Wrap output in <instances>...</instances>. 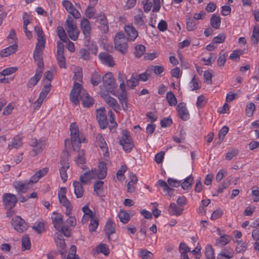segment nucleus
<instances>
[{"instance_id": "obj_1", "label": "nucleus", "mask_w": 259, "mask_h": 259, "mask_svg": "<svg viewBox=\"0 0 259 259\" xmlns=\"http://www.w3.org/2000/svg\"><path fill=\"white\" fill-rule=\"evenodd\" d=\"M70 137L71 144L73 150H78L79 149L80 144L83 142L85 138L79 137V132L78 126L75 122H72L70 125Z\"/></svg>"}, {"instance_id": "obj_2", "label": "nucleus", "mask_w": 259, "mask_h": 259, "mask_svg": "<svg viewBox=\"0 0 259 259\" xmlns=\"http://www.w3.org/2000/svg\"><path fill=\"white\" fill-rule=\"evenodd\" d=\"M114 45L116 50L125 54L127 50L128 39L122 32H118L114 38Z\"/></svg>"}, {"instance_id": "obj_3", "label": "nucleus", "mask_w": 259, "mask_h": 259, "mask_svg": "<svg viewBox=\"0 0 259 259\" xmlns=\"http://www.w3.org/2000/svg\"><path fill=\"white\" fill-rule=\"evenodd\" d=\"M119 144L122 146L124 151L130 152L134 147V143L130 136V133L126 130L122 131V135L119 140Z\"/></svg>"}, {"instance_id": "obj_4", "label": "nucleus", "mask_w": 259, "mask_h": 259, "mask_svg": "<svg viewBox=\"0 0 259 259\" xmlns=\"http://www.w3.org/2000/svg\"><path fill=\"white\" fill-rule=\"evenodd\" d=\"M70 17L68 16V18L66 21V29L69 37L75 41L78 39L79 31L76 25L74 24V20L73 19L70 20Z\"/></svg>"}, {"instance_id": "obj_5", "label": "nucleus", "mask_w": 259, "mask_h": 259, "mask_svg": "<svg viewBox=\"0 0 259 259\" xmlns=\"http://www.w3.org/2000/svg\"><path fill=\"white\" fill-rule=\"evenodd\" d=\"M102 80L104 86L106 88L107 90L113 93L114 89L117 87V84L114 81V78L111 72H108L105 74L102 77Z\"/></svg>"}, {"instance_id": "obj_6", "label": "nucleus", "mask_w": 259, "mask_h": 259, "mask_svg": "<svg viewBox=\"0 0 259 259\" xmlns=\"http://www.w3.org/2000/svg\"><path fill=\"white\" fill-rule=\"evenodd\" d=\"M11 221L14 229L19 233L24 232L28 229L27 223L19 216H15Z\"/></svg>"}, {"instance_id": "obj_7", "label": "nucleus", "mask_w": 259, "mask_h": 259, "mask_svg": "<svg viewBox=\"0 0 259 259\" xmlns=\"http://www.w3.org/2000/svg\"><path fill=\"white\" fill-rule=\"evenodd\" d=\"M83 90L80 84L75 82L73 87L70 94V100L74 105H76L79 103V96L81 94Z\"/></svg>"}, {"instance_id": "obj_8", "label": "nucleus", "mask_w": 259, "mask_h": 259, "mask_svg": "<svg viewBox=\"0 0 259 259\" xmlns=\"http://www.w3.org/2000/svg\"><path fill=\"white\" fill-rule=\"evenodd\" d=\"M80 27L87 41L85 46H87L90 43L91 33V26L89 21L86 18L82 19L80 22Z\"/></svg>"}, {"instance_id": "obj_9", "label": "nucleus", "mask_w": 259, "mask_h": 259, "mask_svg": "<svg viewBox=\"0 0 259 259\" xmlns=\"http://www.w3.org/2000/svg\"><path fill=\"white\" fill-rule=\"evenodd\" d=\"M3 204L7 209H12L18 201L16 196L11 193H5L3 196Z\"/></svg>"}, {"instance_id": "obj_10", "label": "nucleus", "mask_w": 259, "mask_h": 259, "mask_svg": "<svg viewBox=\"0 0 259 259\" xmlns=\"http://www.w3.org/2000/svg\"><path fill=\"white\" fill-rule=\"evenodd\" d=\"M32 184L29 180L17 181L13 183V186L18 193H26L30 189V184Z\"/></svg>"}, {"instance_id": "obj_11", "label": "nucleus", "mask_w": 259, "mask_h": 259, "mask_svg": "<svg viewBox=\"0 0 259 259\" xmlns=\"http://www.w3.org/2000/svg\"><path fill=\"white\" fill-rule=\"evenodd\" d=\"M45 145V140H40L38 141L36 138L32 139L30 145L34 147L32 149V152H33V156H36L40 153L44 149Z\"/></svg>"}, {"instance_id": "obj_12", "label": "nucleus", "mask_w": 259, "mask_h": 259, "mask_svg": "<svg viewBox=\"0 0 259 259\" xmlns=\"http://www.w3.org/2000/svg\"><path fill=\"white\" fill-rule=\"evenodd\" d=\"M177 110L179 117L183 120L186 121L189 118V113L186 103L183 102L179 103L177 106Z\"/></svg>"}, {"instance_id": "obj_13", "label": "nucleus", "mask_w": 259, "mask_h": 259, "mask_svg": "<svg viewBox=\"0 0 259 259\" xmlns=\"http://www.w3.org/2000/svg\"><path fill=\"white\" fill-rule=\"evenodd\" d=\"M96 118L101 128L104 129L107 127L108 122L104 109H100L97 110Z\"/></svg>"}, {"instance_id": "obj_14", "label": "nucleus", "mask_w": 259, "mask_h": 259, "mask_svg": "<svg viewBox=\"0 0 259 259\" xmlns=\"http://www.w3.org/2000/svg\"><path fill=\"white\" fill-rule=\"evenodd\" d=\"M60 164L61 166L60 168V174L62 180L64 183L67 180L68 176L66 170L69 168V163L68 160L65 158L60 161Z\"/></svg>"}, {"instance_id": "obj_15", "label": "nucleus", "mask_w": 259, "mask_h": 259, "mask_svg": "<svg viewBox=\"0 0 259 259\" xmlns=\"http://www.w3.org/2000/svg\"><path fill=\"white\" fill-rule=\"evenodd\" d=\"M80 99L82 101V104L84 107L89 108L93 106L94 103V99L90 96L89 94L83 90L80 95Z\"/></svg>"}, {"instance_id": "obj_16", "label": "nucleus", "mask_w": 259, "mask_h": 259, "mask_svg": "<svg viewBox=\"0 0 259 259\" xmlns=\"http://www.w3.org/2000/svg\"><path fill=\"white\" fill-rule=\"evenodd\" d=\"M52 219L55 228L57 230L61 229V226L63 224V220L62 214L54 212L52 215Z\"/></svg>"}, {"instance_id": "obj_17", "label": "nucleus", "mask_w": 259, "mask_h": 259, "mask_svg": "<svg viewBox=\"0 0 259 259\" xmlns=\"http://www.w3.org/2000/svg\"><path fill=\"white\" fill-rule=\"evenodd\" d=\"M101 18L99 20V25L98 26L100 30L104 33H106L109 30V26L107 19L104 13L101 12L99 16Z\"/></svg>"}, {"instance_id": "obj_18", "label": "nucleus", "mask_w": 259, "mask_h": 259, "mask_svg": "<svg viewBox=\"0 0 259 259\" xmlns=\"http://www.w3.org/2000/svg\"><path fill=\"white\" fill-rule=\"evenodd\" d=\"M96 139L97 144L100 147L102 151L103 152H105L104 155L107 156L109 154V152L108 151V147L102 135L98 134L96 136Z\"/></svg>"}, {"instance_id": "obj_19", "label": "nucleus", "mask_w": 259, "mask_h": 259, "mask_svg": "<svg viewBox=\"0 0 259 259\" xmlns=\"http://www.w3.org/2000/svg\"><path fill=\"white\" fill-rule=\"evenodd\" d=\"M99 170L98 172L96 170H94V176L97 175L99 179H104L107 175V166L104 162H100L99 164Z\"/></svg>"}, {"instance_id": "obj_20", "label": "nucleus", "mask_w": 259, "mask_h": 259, "mask_svg": "<svg viewBox=\"0 0 259 259\" xmlns=\"http://www.w3.org/2000/svg\"><path fill=\"white\" fill-rule=\"evenodd\" d=\"M124 30L131 40L134 41L138 36V32L132 25H126Z\"/></svg>"}, {"instance_id": "obj_21", "label": "nucleus", "mask_w": 259, "mask_h": 259, "mask_svg": "<svg viewBox=\"0 0 259 259\" xmlns=\"http://www.w3.org/2000/svg\"><path fill=\"white\" fill-rule=\"evenodd\" d=\"M99 57L102 62L109 66H113L114 64L112 56L106 52L101 53Z\"/></svg>"}, {"instance_id": "obj_22", "label": "nucleus", "mask_w": 259, "mask_h": 259, "mask_svg": "<svg viewBox=\"0 0 259 259\" xmlns=\"http://www.w3.org/2000/svg\"><path fill=\"white\" fill-rule=\"evenodd\" d=\"M42 51L34 50L33 53V57L35 62H37V70L43 71L44 70V62L41 53Z\"/></svg>"}, {"instance_id": "obj_23", "label": "nucleus", "mask_w": 259, "mask_h": 259, "mask_svg": "<svg viewBox=\"0 0 259 259\" xmlns=\"http://www.w3.org/2000/svg\"><path fill=\"white\" fill-rule=\"evenodd\" d=\"M234 255L233 250L229 247L223 248L218 255L217 259H230Z\"/></svg>"}, {"instance_id": "obj_24", "label": "nucleus", "mask_w": 259, "mask_h": 259, "mask_svg": "<svg viewBox=\"0 0 259 259\" xmlns=\"http://www.w3.org/2000/svg\"><path fill=\"white\" fill-rule=\"evenodd\" d=\"M115 224L110 219L106 224L104 230L109 241L111 240L110 235L115 232Z\"/></svg>"}, {"instance_id": "obj_25", "label": "nucleus", "mask_w": 259, "mask_h": 259, "mask_svg": "<svg viewBox=\"0 0 259 259\" xmlns=\"http://www.w3.org/2000/svg\"><path fill=\"white\" fill-rule=\"evenodd\" d=\"M55 243L60 249L63 250L66 247V243L63 235L60 233H55L54 235Z\"/></svg>"}, {"instance_id": "obj_26", "label": "nucleus", "mask_w": 259, "mask_h": 259, "mask_svg": "<svg viewBox=\"0 0 259 259\" xmlns=\"http://www.w3.org/2000/svg\"><path fill=\"white\" fill-rule=\"evenodd\" d=\"M183 210V208L178 206L176 203H171L169 206L168 211L170 215L179 216L182 213Z\"/></svg>"}, {"instance_id": "obj_27", "label": "nucleus", "mask_w": 259, "mask_h": 259, "mask_svg": "<svg viewBox=\"0 0 259 259\" xmlns=\"http://www.w3.org/2000/svg\"><path fill=\"white\" fill-rule=\"evenodd\" d=\"M145 17L143 11L141 9H139L137 11V13L134 16V22L135 24L139 27L144 26L145 25V22L143 20Z\"/></svg>"}, {"instance_id": "obj_28", "label": "nucleus", "mask_w": 259, "mask_h": 259, "mask_svg": "<svg viewBox=\"0 0 259 259\" xmlns=\"http://www.w3.org/2000/svg\"><path fill=\"white\" fill-rule=\"evenodd\" d=\"M42 71L36 70L35 74L28 80L27 85L28 88H31L35 85L41 77Z\"/></svg>"}, {"instance_id": "obj_29", "label": "nucleus", "mask_w": 259, "mask_h": 259, "mask_svg": "<svg viewBox=\"0 0 259 259\" xmlns=\"http://www.w3.org/2000/svg\"><path fill=\"white\" fill-rule=\"evenodd\" d=\"M48 171L49 169L47 167L40 169L31 177L30 181L32 182V184L36 183L40 178L45 176L48 172Z\"/></svg>"}, {"instance_id": "obj_30", "label": "nucleus", "mask_w": 259, "mask_h": 259, "mask_svg": "<svg viewBox=\"0 0 259 259\" xmlns=\"http://www.w3.org/2000/svg\"><path fill=\"white\" fill-rule=\"evenodd\" d=\"M60 203L66 207L65 214L67 216H69L71 213L72 207L70 202L68 200L66 196L62 197L59 198Z\"/></svg>"}, {"instance_id": "obj_31", "label": "nucleus", "mask_w": 259, "mask_h": 259, "mask_svg": "<svg viewBox=\"0 0 259 259\" xmlns=\"http://www.w3.org/2000/svg\"><path fill=\"white\" fill-rule=\"evenodd\" d=\"M95 177L94 170L84 172L80 177V183L83 184H88L90 183L91 179Z\"/></svg>"}, {"instance_id": "obj_32", "label": "nucleus", "mask_w": 259, "mask_h": 259, "mask_svg": "<svg viewBox=\"0 0 259 259\" xmlns=\"http://www.w3.org/2000/svg\"><path fill=\"white\" fill-rule=\"evenodd\" d=\"M74 193L77 198L82 197L84 193L82 183L78 181H74L73 183Z\"/></svg>"}, {"instance_id": "obj_33", "label": "nucleus", "mask_w": 259, "mask_h": 259, "mask_svg": "<svg viewBox=\"0 0 259 259\" xmlns=\"http://www.w3.org/2000/svg\"><path fill=\"white\" fill-rule=\"evenodd\" d=\"M17 47V45L15 44L3 49L1 52V56L2 57H6L14 53L16 51Z\"/></svg>"}, {"instance_id": "obj_34", "label": "nucleus", "mask_w": 259, "mask_h": 259, "mask_svg": "<svg viewBox=\"0 0 259 259\" xmlns=\"http://www.w3.org/2000/svg\"><path fill=\"white\" fill-rule=\"evenodd\" d=\"M93 251L97 254L102 253L106 256L108 255L110 252L109 249L106 244H100Z\"/></svg>"}, {"instance_id": "obj_35", "label": "nucleus", "mask_w": 259, "mask_h": 259, "mask_svg": "<svg viewBox=\"0 0 259 259\" xmlns=\"http://www.w3.org/2000/svg\"><path fill=\"white\" fill-rule=\"evenodd\" d=\"M22 144L21 138L19 136L15 137L11 142V143L9 144L8 148L9 149L13 148H18L21 146Z\"/></svg>"}, {"instance_id": "obj_36", "label": "nucleus", "mask_w": 259, "mask_h": 259, "mask_svg": "<svg viewBox=\"0 0 259 259\" xmlns=\"http://www.w3.org/2000/svg\"><path fill=\"white\" fill-rule=\"evenodd\" d=\"M210 23L211 25L214 29H218L221 25V18L219 16L213 14L210 18Z\"/></svg>"}, {"instance_id": "obj_37", "label": "nucleus", "mask_w": 259, "mask_h": 259, "mask_svg": "<svg viewBox=\"0 0 259 259\" xmlns=\"http://www.w3.org/2000/svg\"><path fill=\"white\" fill-rule=\"evenodd\" d=\"M231 181V179L228 178L221 183L219 186L217 194H214L213 196H218L219 193L223 192L224 189H226L230 186Z\"/></svg>"}, {"instance_id": "obj_38", "label": "nucleus", "mask_w": 259, "mask_h": 259, "mask_svg": "<svg viewBox=\"0 0 259 259\" xmlns=\"http://www.w3.org/2000/svg\"><path fill=\"white\" fill-rule=\"evenodd\" d=\"M193 181L194 178L192 175L188 177L183 183L181 182V185L182 188L184 190H188L189 188H191Z\"/></svg>"}, {"instance_id": "obj_39", "label": "nucleus", "mask_w": 259, "mask_h": 259, "mask_svg": "<svg viewBox=\"0 0 259 259\" xmlns=\"http://www.w3.org/2000/svg\"><path fill=\"white\" fill-rule=\"evenodd\" d=\"M166 98L167 100V102L168 103V104L170 106H175L177 103V100L176 98L175 95L174 94V93L169 91L167 93Z\"/></svg>"}, {"instance_id": "obj_40", "label": "nucleus", "mask_w": 259, "mask_h": 259, "mask_svg": "<svg viewBox=\"0 0 259 259\" xmlns=\"http://www.w3.org/2000/svg\"><path fill=\"white\" fill-rule=\"evenodd\" d=\"M102 77L97 72H94L92 74L91 81L94 86H97L101 82Z\"/></svg>"}, {"instance_id": "obj_41", "label": "nucleus", "mask_w": 259, "mask_h": 259, "mask_svg": "<svg viewBox=\"0 0 259 259\" xmlns=\"http://www.w3.org/2000/svg\"><path fill=\"white\" fill-rule=\"evenodd\" d=\"M31 247V242L28 235L24 236L22 238V250L25 251Z\"/></svg>"}, {"instance_id": "obj_42", "label": "nucleus", "mask_w": 259, "mask_h": 259, "mask_svg": "<svg viewBox=\"0 0 259 259\" xmlns=\"http://www.w3.org/2000/svg\"><path fill=\"white\" fill-rule=\"evenodd\" d=\"M186 25L188 31H193L196 28L194 20L189 16H186Z\"/></svg>"}, {"instance_id": "obj_43", "label": "nucleus", "mask_w": 259, "mask_h": 259, "mask_svg": "<svg viewBox=\"0 0 259 259\" xmlns=\"http://www.w3.org/2000/svg\"><path fill=\"white\" fill-rule=\"evenodd\" d=\"M259 40V26H254L252 34L251 37V41L254 45H256Z\"/></svg>"}, {"instance_id": "obj_44", "label": "nucleus", "mask_w": 259, "mask_h": 259, "mask_svg": "<svg viewBox=\"0 0 259 259\" xmlns=\"http://www.w3.org/2000/svg\"><path fill=\"white\" fill-rule=\"evenodd\" d=\"M138 182V178L135 175H132L130 177V181L127 183V191L130 193H132L135 191V187H131V183H133L134 184H137Z\"/></svg>"}, {"instance_id": "obj_45", "label": "nucleus", "mask_w": 259, "mask_h": 259, "mask_svg": "<svg viewBox=\"0 0 259 259\" xmlns=\"http://www.w3.org/2000/svg\"><path fill=\"white\" fill-rule=\"evenodd\" d=\"M229 131V127L227 126H224L219 132L218 134V144H221L224 138Z\"/></svg>"}, {"instance_id": "obj_46", "label": "nucleus", "mask_w": 259, "mask_h": 259, "mask_svg": "<svg viewBox=\"0 0 259 259\" xmlns=\"http://www.w3.org/2000/svg\"><path fill=\"white\" fill-rule=\"evenodd\" d=\"M190 87L191 91L198 90L200 88V86L199 83V80L196 77V75L193 76L190 82Z\"/></svg>"}, {"instance_id": "obj_47", "label": "nucleus", "mask_w": 259, "mask_h": 259, "mask_svg": "<svg viewBox=\"0 0 259 259\" xmlns=\"http://www.w3.org/2000/svg\"><path fill=\"white\" fill-rule=\"evenodd\" d=\"M57 32L58 37L61 40L66 42L67 40L66 34L64 29L62 26H58L57 28Z\"/></svg>"}, {"instance_id": "obj_48", "label": "nucleus", "mask_w": 259, "mask_h": 259, "mask_svg": "<svg viewBox=\"0 0 259 259\" xmlns=\"http://www.w3.org/2000/svg\"><path fill=\"white\" fill-rule=\"evenodd\" d=\"M179 250L181 253V256H183V255H187V253L190 251V247L184 242H181Z\"/></svg>"}, {"instance_id": "obj_49", "label": "nucleus", "mask_w": 259, "mask_h": 259, "mask_svg": "<svg viewBox=\"0 0 259 259\" xmlns=\"http://www.w3.org/2000/svg\"><path fill=\"white\" fill-rule=\"evenodd\" d=\"M118 99L120 103L121 104L123 109H126L127 100L126 97V92L121 93L118 96Z\"/></svg>"}, {"instance_id": "obj_50", "label": "nucleus", "mask_w": 259, "mask_h": 259, "mask_svg": "<svg viewBox=\"0 0 259 259\" xmlns=\"http://www.w3.org/2000/svg\"><path fill=\"white\" fill-rule=\"evenodd\" d=\"M46 39L45 37L37 38V42L36 44L34 50L42 51L45 47Z\"/></svg>"}, {"instance_id": "obj_51", "label": "nucleus", "mask_w": 259, "mask_h": 259, "mask_svg": "<svg viewBox=\"0 0 259 259\" xmlns=\"http://www.w3.org/2000/svg\"><path fill=\"white\" fill-rule=\"evenodd\" d=\"M135 54L138 58L141 57L145 51V47L143 45H139L135 47Z\"/></svg>"}, {"instance_id": "obj_52", "label": "nucleus", "mask_w": 259, "mask_h": 259, "mask_svg": "<svg viewBox=\"0 0 259 259\" xmlns=\"http://www.w3.org/2000/svg\"><path fill=\"white\" fill-rule=\"evenodd\" d=\"M73 79L75 81H78L79 82H82V68L81 67H78L75 68V71L74 72Z\"/></svg>"}, {"instance_id": "obj_53", "label": "nucleus", "mask_w": 259, "mask_h": 259, "mask_svg": "<svg viewBox=\"0 0 259 259\" xmlns=\"http://www.w3.org/2000/svg\"><path fill=\"white\" fill-rule=\"evenodd\" d=\"M84 156V151L83 150L78 151V155L75 159V161L78 165L83 164L85 163V159Z\"/></svg>"}, {"instance_id": "obj_54", "label": "nucleus", "mask_w": 259, "mask_h": 259, "mask_svg": "<svg viewBox=\"0 0 259 259\" xmlns=\"http://www.w3.org/2000/svg\"><path fill=\"white\" fill-rule=\"evenodd\" d=\"M104 182L103 181H97L95 183L94 185V191L96 192V195L100 196V191L103 189Z\"/></svg>"}, {"instance_id": "obj_55", "label": "nucleus", "mask_w": 259, "mask_h": 259, "mask_svg": "<svg viewBox=\"0 0 259 259\" xmlns=\"http://www.w3.org/2000/svg\"><path fill=\"white\" fill-rule=\"evenodd\" d=\"M96 13V10L94 8L93 6L89 5L85 11V14L87 18L89 19H91L92 18L95 17V14Z\"/></svg>"}, {"instance_id": "obj_56", "label": "nucleus", "mask_w": 259, "mask_h": 259, "mask_svg": "<svg viewBox=\"0 0 259 259\" xmlns=\"http://www.w3.org/2000/svg\"><path fill=\"white\" fill-rule=\"evenodd\" d=\"M51 83L49 82L46 84H45L39 94V96L45 99L47 95L49 94V93L51 91Z\"/></svg>"}, {"instance_id": "obj_57", "label": "nucleus", "mask_w": 259, "mask_h": 259, "mask_svg": "<svg viewBox=\"0 0 259 259\" xmlns=\"http://www.w3.org/2000/svg\"><path fill=\"white\" fill-rule=\"evenodd\" d=\"M120 221L124 224L127 223L130 220V215L124 211H120L118 214Z\"/></svg>"}, {"instance_id": "obj_58", "label": "nucleus", "mask_w": 259, "mask_h": 259, "mask_svg": "<svg viewBox=\"0 0 259 259\" xmlns=\"http://www.w3.org/2000/svg\"><path fill=\"white\" fill-rule=\"evenodd\" d=\"M205 255L206 258L215 259L213 253V249L210 245L206 246L205 250Z\"/></svg>"}, {"instance_id": "obj_59", "label": "nucleus", "mask_w": 259, "mask_h": 259, "mask_svg": "<svg viewBox=\"0 0 259 259\" xmlns=\"http://www.w3.org/2000/svg\"><path fill=\"white\" fill-rule=\"evenodd\" d=\"M158 183L159 185L161 187L163 188V190L166 191L169 194L171 195V194H170V193L174 190L167 185L165 181L163 180H159L158 181Z\"/></svg>"}, {"instance_id": "obj_60", "label": "nucleus", "mask_w": 259, "mask_h": 259, "mask_svg": "<svg viewBox=\"0 0 259 259\" xmlns=\"http://www.w3.org/2000/svg\"><path fill=\"white\" fill-rule=\"evenodd\" d=\"M57 60L60 68H66V61L64 54H57Z\"/></svg>"}, {"instance_id": "obj_61", "label": "nucleus", "mask_w": 259, "mask_h": 259, "mask_svg": "<svg viewBox=\"0 0 259 259\" xmlns=\"http://www.w3.org/2000/svg\"><path fill=\"white\" fill-rule=\"evenodd\" d=\"M70 226L69 225H62L61 226V229H58L59 233H63L64 236L66 237H70Z\"/></svg>"}, {"instance_id": "obj_62", "label": "nucleus", "mask_w": 259, "mask_h": 259, "mask_svg": "<svg viewBox=\"0 0 259 259\" xmlns=\"http://www.w3.org/2000/svg\"><path fill=\"white\" fill-rule=\"evenodd\" d=\"M76 246L75 245H72L66 259H79V257L76 255Z\"/></svg>"}, {"instance_id": "obj_63", "label": "nucleus", "mask_w": 259, "mask_h": 259, "mask_svg": "<svg viewBox=\"0 0 259 259\" xmlns=\"http://www.w3.org/2000/svg\"><path fill=\"white\" fill-rule=\"evenodd\" d=\"M32 229L37 233L40 234L45 231L44 224L42 222L36 223L32 227Z\"/></svg>"}, {"instance_id": "obj_64", "label": "nucleus", "mask_w": 259, "mask_h": 259, "mask_svg": "<svg viewBox=\"0 0 259 259\" xmlns=\"http://www.w3.org/2000/svg\"><path fill=\"white\" fill-rule=\"evenodd\" d=\"M140 256L142 259H152L153 254L147 250H143L140 252Z\"/></svg>"}]
</instances>
